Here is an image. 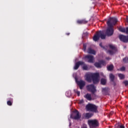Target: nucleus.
Returning a JSON list of instances; mask_svg holds the SVG:
<instances>
[{"instance_id":"1","label":"nucleus","mask_w":128,"mask_h":128,"mask_svg":"<svg viewBox=\"0 0 128 128\" xmlns=\"http://www.w3.org/2000/svg\"><path fill=\"white\" fill-rule=\"evenodd\" d=\"M118 22V19L116 18H110L106 22L108 28L106 32V36H112L114 34V26H116Z\"/></svg>"},{"instance_id":"2","label":"nucleus","mask_w":128,"mask_h":128,"mask_svg":"<svg viewBox=\"0 0 128 128\" xmlns=\"http://www.w3.org/2000/svg\"><path fill=\"white\" fill-rule=\"evenodd\" d=\"M98 78H100V74L98 73L90 74L86 75V80L88 82H91L92 80L94 84H98L100 82Z\"/></svg>"},{"instance_id":"3","label":"nucleus","mask_w":128,"mask_h":128,"mask_svg":"<svg viewBox=\"0 0 128 128\" xmlns=\"http://www.w3.org/2000/svg\"><path fill=\"white\" fill-rule=\"evenodd\" d=\"M100 38H102V40H106V35L104 34V30H100L98 32H96L93 37V40L94 42H98L100 40Z\"/></svg>"},{"instance_id":"4","label":"nucleus","mask_w":128,"mask_h":128,"mask_svg":"<svg viewBox=\"0 0 128 128\" xmlns=\"http://www.w3.org/2000/svg\"><path fill=\"white\" fill-rule=\"evenodd\" d=\"M86 108L87 112H94L95 114L98 112V107L95 104H88L86 106Z\"/></svg>"},{"instance_id":"5","label":"nucleus","mask_w":128,"mask_h":128,"mask_svg":"<svg viewBox=\"0 0 128 128\" xmlns=\"http://www.w3.org/2000/svg\"><path fill=\"white\" fill-rule=\"evenodd\" d=\"M88 124H89L90 128H96L100 126V123H98V121L96 120H88Z\"/></svg>"},{"instance_id":"6","label":"nucleus","mask_w":128,"mask_h":128,"mask_svg":"<svg viewBox=\"0 0 128 128\" xmlns=\"http://www.w3.org/2000/svg\"><path fill=\"white\" fill-rule=\"evenodd\" d=\"M82 116L80 114V112L78 110L74 111L73 113L70 114V118L73 120H80Z\"/></svg>"},{"instance_id":"7","label":"nucleus","mask_w":128,"mask_h":128,"mask_svg":"<svg viewBox=\"0 0 128 128\" xmlns=\"http://www.w3.org/2000/svg\"><path fill=\"white\" fill-rule=\"evenodd\" d=\"M86 88L88 92H92V94H94V92H96V86L94 84H89L86 86Z\"/></svg>"},{"instance_id":"8","label":"nucleus","mask_w":128,"mask_h":128,"mask_svg":"<svg viewBox=\"0 0 128 128\" xmlns=\"http://www.w3.org/2000/svg\"><path fill=\"white\" fill-rule=\"evenodd\" d=\"M94 116V113L86 112L84 113L82 115V118L84 120H90L91 118Z\"/></svg>"},{"instance_id":"9","label":"nucleus","mask_w":128,"mask_h":128,"mask_svg":"<svg viewBox=\"0 0 128 128\" xmlns=\"http://www.w3.org/2000/svg\"><path fill=\"white\" fill-rule=\"evenodd\" d=\"M84 58L86 60H88V62H90V64L94 63V56L92 55H86L84 56Z\"/></svg>"},{"instance_id":"10","label":"nucleus","mask_w":128,"mask_h":128,"mask_svg":"<svg viewBox=\"0 0 128 128\" xmlns=\"http://www.w3.org/2000/svg\"><path fill=\"white\" fill-rule=\"evenodd\" d=\"M77 84L80 90H82L86 86V82L82 80H80L79 81H76Z\"/></svg>"},{"instance_id":"11","label":"nucleus","mask_w":128,"mask_h":128,"mask_svg":"<svg viewBox=\"0 0 128 128\" xmlns=\"http://www.w3.org/2000/svg\"><path fill=\"white\" fill-rule=\"evenodd\" d=\"M84 64V62L82 61H79L76 63L75 66L74 67V70H78V68H80V66H82Z\"/></svg>"},{"instance_id":"12","label":"nucleus","mask_w":128,"mask_h":128,"mask_svg":"<svg viewBox=\"0 0 128 128\" xmlns=\"http://www.w3.org/2000/svg\"><path fill=\"white\" fill-rule=\"evenodd\" d=\"M119 38L120 40H121V42H128L127 36L120 34L119 35Z\"/></svg>"},{"instance_id":"13","label":"nucleus","mask_w":128,"mask_h":128,"mask_svg":"<svg viewBox=\"0 0 128 128\" xmlns=\"http://www.w3.org/2000/svg\"><path fill=\"white\" fill-rule=\"evenodd\" d=\"M88 21L86 20V19L77 20V24H88Z\"/></svg>"},{"instance_id":"14","label":"nucleus","mask_w":128,"mask_h":128,"mask_svg":"<svg viewBox=\"0 0 128 128\" xmlns=\"http://www.w3.org/2000/svg\"><path fill=\"white\" fill-rule=\"evenodd\" d=\"M84 98H86L88 100H92V94L88 93L84 96Z\"/></svg>"},{"instance_id":"15","label":"nucleus","mask_w":128,"mask_h":128,"mask_svg":"<svg viewBox=\"0 0 128 128\" xmlns=\"http://www.w3.org/2000/svg\"><path fill=\"white\" fill-rule=\"evenodd\" d=\"M87 52L91 54H96V51L92 48H88Z\"/></svg>"},{"instance_id":"16","label":"nucleus","mask_w":128,"mask_h":128,"mask_svg":"<svg viewBox=\"0 0 128 128\" xmlns=\"http://www.w3.org/2000/svg\"><path fill=\"white\" fill-rule=\"evenodd\" d=\"M82 66H83L82 67L83 70H90V68H88V65H86L84 62Z\"/></svg>"},{"instance_id":"17","label":"nucleus","mask_w":128,"mask_h":128,"mask_svg":"<svg viewBox=\"0 0 128 128\" xmlns=\"http://www.w3.org/2000/svg\"><path fill=\"white\" fill-rule=\"evenodd\" d=\"M114 64H111L107 66V70L109 72H112V70H114Z\"/></svg>"},{"instance_id":"18","label":"nucleus","mask_w":128,"mask_h":128,"mask_svg":"<svg viewBox=\"0 0 128 128\" xmlns=\"http://www.w3.org/2000/svg\"><path fill=\"white\" fill-rule=\"evenodd\" d=\"M94 66L96 68H102V65L100 64V63L99 62H96L94 64Z\"/></svg>"},{"instance_id":"19","label":"nucleus","mask_w":128,"mask_h":128,"mask_svg":"<svg viewBox=\"0 0 128 128\" xmlns=\"http://www.w3.org/2000/svg\"><path fill=\"white\" fill-rule=\"evenodd\" d=\"M109 47H110V50H114V52H116L117 49L112 44H110Z\"/></svg>"},{"instance_id":"20","label":"nucleus","mask_w":128,"mask_h":128,"mask_svg":"<svg viewBox=\"0 0 128 128\" xmlns=\"http://www.w3.org/2000/svg\"><path fill=\"white\" fill-rule=\"evenodd\" d=\"M120 32H126V28L122 27H120L118 28Z\"/></svg>"},{"instance_id":"21","label":"nucleus","mask_w":128,"mask_h":128,"mask_svg":"<svg viewBox=\"0 0 128 128\" xmlns=\"http://www.w3.org/2000/svg\"><path fill=\"white\" fill-rule=\"evenodd\" d=\"M108 52L110 54V56H112L114 54H116V51H114V50H108Z\"/></svg>"},{"instance_id":"22","label":"nucleus","mask_w":128,"mask_h":128,"mask_svg":"<svg viewBox=\"0 0 128 128\" xmlns=\"http://www.w3.org/2000/svg\"><path fill=\"white\" fill-rule=\"evenodd\" d=\"M101 84L104 86L106 84V80L104 78H102L100 80Z\"/></svg>"},{"instance_id":"23","label":"nucleus","mask_w":128,"mask_h":128,"mask_svg":"<svg viewBox=\"0 0 128 128\" xmlns=\"http://www.w3.org/2000/svg\"><path fill=\"white\" fill-rule=\"evenodd\" d=\"M110 78L111 82H114V76L112 74H110Z\"/></svg>"},{"instance_id":"24","label":"nucleus","mask_w":128,"mask_h":128,"mask_svg":"<svg viewBox=\"0 0 128 128\" xmlns=\"http://www.w3.org/2000/svg\"><path fill=\"white\" fill-rule=\"evenodd\" d=\"M118 76L120 78V80H124V76L123 74H118Z\"/></svg>"},{"instance_id":"25","label":"nucleus","mask_w":128,"mask_h":128,"mask_svg":"<svg viewBox=\"0 0 128 128\" xmlns=\"http://www.w3.org/2000/svg\"><path fill=\"white\" fill-rule=\"evenodd\" d=\"M7 104H8V106H12V100H8L7 102Z\"/></svg>"},{"instance_id":"26","label":"nucleus","mask_w":128,"mask_h":128,"mask_svg":"<svg viewBox=\"0 0 128 128\" xmlns=\"http://www.w3.org/2000/svg\"><path fill=\"white\" fill-rule=\"evenodd\" d=\"M123 62L125 64H128V57H126V58H123Z\"/></svg>"},{"instance_id":"27","label":"nucleus","mask_w":128,"mask_h":128,"mask_svg":"<svg viewBox=\"0 0 128 128\" xmlns=\"http://www.w3.org/2000/svg\"><path fill=\"white\" fill-rule=\"evenodd\" d=\"M100 64L101 66L102 64V66H105L106 64V62L104 60H100Z\"/></svg>"},{"instance_id":"28","label":"nucleus","mask_w":128,"mask_h":128,"mask_svg":"<svg viewBox=\"0 0 128 128\" xmlns=\"http://www.w3.org/2000/svg\"><path fill=\"white\" fill-rule=\"evenodd\" d=\"M81 128H88V125L86 124H83L81 126Z\"/></svg>"},{"instance_id":"29","label":"nucleus","mask_w":128,"mask_h":128,"mask_svg":"<svg viewBox=\"0 0 128 128\" xmlns=\"http://www.w3.org/2000/svg\"><path fill=\"white\" fill-rule=\"evenodd\" d=\"M66 96H72V93L70 92H67L66 93Z\"/></svg>"},{"instance_id":"30","label":"nucleus","mask_w":128,"mask_h":128,"mask_svg":"<svg viewBox=\"0 0 128 128\" xmlns=\"http://www.w3.org/2000/svg\"><path fill=\"white\" fill-rule=\"evenodd\" d=\"M83 50L84 52H86V44H83Z\"/></svg>"},{"instance_id":"31","label":"nucleus","mask_w":128,"mask_h":128,"mask_svg":"<svg viewBox=\"0 0 128 128\" xmlns=\"http://www.w3.org/2000/svg\"><path fill=\"white\" fill-rule=\"evenodd\" d=\"M120 72H124V70H126V67L124 66H122L120 69Z\"/></svg>"},{"instance_id":"32","label":"nucleus","mask_w":128,"mask_h":128,"mask_svg":"<svg viewBox=\"0 0 128 128\" xmlns=\"http://www.w3.org/2000/svg\"><path fill=\"white\" fill-rule=\"evenodd\" d=\"M116 128H120V123H118L115 125Z\"/></svg>"},{"instance_id":"33","label":"nucleus","mask_w":128,"mask_h":128,"mask_svg":"<svg viewBox=\"0 0 128 128\" xmlns=\"http://www.w3.org/2000/svg\"><path fill=\"white\" fill-rule=\"evenodd\" d=\"M100 46V48H104H104H104V46H102V43L100 42L99 44Z\"/></svg>"},{"instance_id":"34","label":"nucleus","mask_w":128,"mask_h":128,"mask_svg":"<svg viewBox=\"0 0 128 128\" xmlns=\"http://www.w3.org/2000/svg\"><path fill=\"white\" fill-rule=\"evenodd\" d=\"M123 83L124 84H125V86H128V80H125L123 82Z\"/></svg>"},{"instance_id":"35","label":"nucleus","mask_w":128,"mask_h":128,"mask_svg":"<svg viewBox=\"0 0 128 128\" xmlns=\"http://www.w3.org/2000/svg\"><path fill=\"white\" fill-rule=\"evenodd\" d=\"M120 128H126L124 124H120Z\"/></svg>"},{"instance_id":"36","label":"nucleus","mask_w":128,"mask_h":128,"mask_svg":"<svg viewBox=\"0 0 128 128\" xmlns=\"http://www.w3.org/2000/svg\"><path fill=\"white\" fill-rule=\"evenodd\" d=\"M76 92L78 96H80V91H76Z\"/></svg>"},{"instance_id":"37","label":"nucleus","mask_w":128,"mask_h":128,"mask_svg":"<svg viewBox=\"0 0 128 128\" xmlns=\"http://www.w3.org/2000/svg\"><path fill=\"white\" fill-rule=\"evenodd\" d=\"M79 103L80 104H84V100H80L79 102Z\"/></svg>"},{"instance_id":"38","label":"nucleus","mask_w":128,"mask_h":128,"mask_svg":"<svg viewBox=\"0 0 128 128\" xmlns=\"http://www.w3.org/2000/svg\"><path fill=\"white\" fill-rule=\"evenodd\" d=\"M126 34H128V27L126 28Z\"/></svg>"},{"instance_id":"39","label":"nucleus","mask_w":128,"mask_h":128,"mask_svg":"<svg viewBox=\"0 0 128 128\" xmlns=\"http://www.w3.org/2000/svg\"><path fill=\"white\" fill-rule=\"evenodd\" d=\"M106 88H102V92H106Z\"/></svg>"},{"instance_id":"40","label":"nucleus","mask_w":128,"mask_h":128,"mask_svg":"<svg viewBox=\"0 0 128 128\" xmlns=\"http://www.w3.org/2000/svg\"><path fill=\"white\" fill-rule=\"evenodd\" d=\"M70 34V33H66V36H69Z\"/></svg>"},{"instance_id":"41","label":"nucleus","mask_w":128,"mask_h":128,"mask_svg":"<svg viewBox=\"0 0 128 128\" xmlns=\"http://www.w3.org/2000/svg\"><path fill=\"white\" fill-rule=\"evenodd\" d=\"M86 34H88V32H86Z\"/></svg>"}]
</instances>
